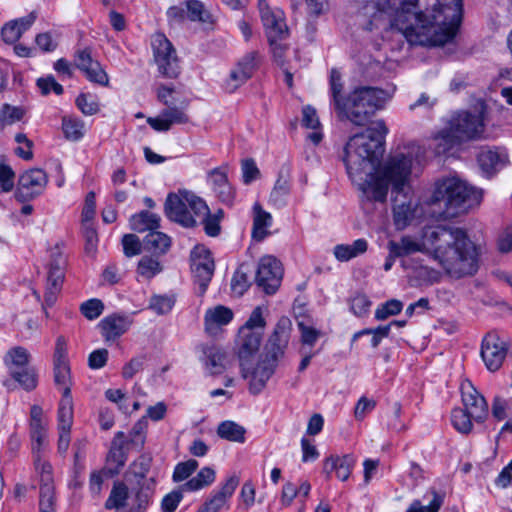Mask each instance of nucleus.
I'll return each instance as SVG.
<instances>
[{
	"label": "nucleus",
	"mask_w": 512,
	"mask_h": 512,
	"mask_svg": "<svg viewBox=\"0 0 512 512\" xmlns=\"http://www.w3.org/2000/svg\"><path fill=\"white\" fill-rule=\"evenodd\" d=\"M76 105L85 115H94L99 111L98 102L89 94H80L76 98Z\"/></svg>",
	"instance_id": "6e6d98bb"
},
{
	"label": "nucleus",
	"mask_w": 512,
	"mask_h": 512,
	"mask_svg": "<svg viewBox=\"0 0 512 512\" xmlns=\"http://www.w3.org/2000/svg\"><path fill=\"white\" fill-rule=\"evenodd\" d=\"M403 309V303L397 299H391L379 306L375 311L377 320H385L389 316L398 315Z\"/></svg>",
	"instance_id": "de8ad7c7"
},
{
	"label": "nucleus",
	"mask_w": 512,
	"mask_h": 512,
	"mask_svg": "<svg viewBox=\"0 0 512 512\" xmlns=\"http://www.w3.org/2000/svg\"><path fill=\"white\" fill-rule=\"evenodd\" d=\"M30 354L28 350L22 346H16L11 348L5 355V364L9 367L14 365L23 368L29 363Z\"/></svg>",
	"instance_id": "37998d69"
},
{
	"label": "nucleus",
	"mask_w": 512,
	"mask_h": 512,
	"mask_svg": "<svg viewBox=\"0 0 512 512\" xmlns=\"http://www.w3.org/2000/svg\"><path fill=\"white\" fill-rule=\"evenodd\" d=\"M265 325L266 322L262 315V308L258 306L252 311L248 320L241 328H248V330H252L254 332L261 331V333L263 334Z\"/></svg>",
	"instance_id": "e2e57ef3"
},
{
	"label": "nucleus",
	"mask_w": 512,
	"mask_h": 512,
	"mask_svg": "<svg viewBox=\"0 0 512 512\" xmlns=\"http://www.w3.org/2000/svg\"><path fill=\"white\" fill-rule=\"evenodd\" d=\"M291 330V320L288 317H281L268 338L256 366L252 367L249 361L240 363L242 377L248 380L249 391L252 394H259L274 374L279 360L285 354Z\"/></svg>",
	"instance_id": "20e7f679"
},
{
	"label": "nucleus",
	"mask_w": 512,
	"mask_h": 512,
	"mask_svg": "<svg viewBox=\"0 0 512 512\" xmlns=\"http://www.w3.org/2000/svg\"><path fill=\"white\" fill-rule=\"evenodd\" d=\"M198 468V462L195 459H189L185 462L178 463L173 472V481L181 482L186 480Z\"/></svg>",
	"instance_id": "3c124183"
},
{
	"label": "nucleus",
	"mask_w": 512,
	"mask_h": 512,
	"mask_svg": "<svg viewBox=\"0 0 512 512\" xmlns=\"http://www.w3.org/2000/svg\"><path fill=\"white\" fill-rule=\"evenodd\" d=\"M37 86L43 95L49 94L50 91H53L57 95H61L63 93L62 85H60L52 75L39 78L37 80Z\"/></svg>",
	"instance_id": "69168bd1"
},
{
	"label": "nucleus",
	"mask_w": 512,
	"mask_h": 512,
	"mask_svg": "<svg viewBox=\"0 0 512 512\" xmlns=\"http://www.w3.org/2000/svg\"><path fill=\"white\" fill-rule=\"evenodd\" d=\"M258 57L259 55L256 51L249 52L237 63L236 67L240 68L247 77L251 78L258 66Z\"/></svg>",
	"instance_id": "680f3d73"
},
{
	"label": "nucleus",
	"mask_w": 512,
	"mask_h": 512,
	"mask_svg": "<svg viewBox=\"0 0 512 512\" xmlns=\"http://www.w3.org/2000/svg\"><path fill=\"white\" fill-rule=\"evenodd\" d=\"M419 0H398L399 11L392 18L390 0H371L365 7L364 13L370 16L369 30L380 27L395 29L405 38L406 33L400 26H412L421 31V24H430V17L424 13H411Z\"/></svg>",
	"instance_id": "39448f33"
},
{
	"label": "nucleus",
	"mask_w": 512,
	"mask_h": 512,
	"mask_svg": "<svg viewBox=\"0 0 512 512\" xmlns=\"http://www.w3.org/2000/svg\"><path fill=\"white\" fill-rule=\"evenodd\" d=\"M66 258L57 246L51 251L48 264L47 287L45 292V303L52 306L61 290L64 281Z\"/></svg>",
	"instance_id": "f8f14e48"
},
{
	"label": "nucleus",
	"mask_w": 512,
	"mask_h": 512,
	"mask_svg": "<svg viewBox=\"0 0 512 512\" xmlns=\"http://www.w3.org/2000/svg\"><path fill=\"white\" fill-rule=\"evenodd\" d=\"M175 304L174 296L154 295L149 302V308L159 315L170 312Z\"/></svg>",
	"instance_id": "a18cd8bd"
},
{
	"label": "nucleus",
	"mask_w": 512,
	"mask_h": 512,
	"mask_svg": "<svg viewBox=\"0 0 512 512\" xmlns=\"http://www.w3.org/2000/svg\"><path fill=\"white\" fill-rule=\"evenodd\" d=\"M32 452L35 470L40 477L39 510L40 512H56L54 507L55 487L52 466L42 458L41 450Z\"/></svg>",
	"instance_id": "9b49d317"
},
{
	"label": "nucleus",
	"mask_w": 512,
	"mask_h": 512,
	"mask_svg": "<svg viewBox=\"0 0 512 512\" xmlns=\"http://www.w3.org/2000/svg\"><path fill=\"white\" fill-rule=\"evenodd\" d=\"M477 162L482 173L490 178L507 165L508 155L501 148L484 146L478 152Z\"/></svg>",
	"instance_id": "aec40b11"
},
{
	"label": "nucleus",
	"mask_w": 512,
	"mask_h": 512,
	"mask_svg": "<svg viewBox=\"0 0 512 512\" xmlns=\"http://www.w3.org/2000/svg\"><path fill=\"white\" fill-rule=\"evenodd\" d=\"M183 491L186 490L182 489L181 486L179 489L166 494L161 502L162 512H174L183 498Z\"/></svg>",
	"instance_id": "5fc2aeb1"
},
{
	"label": "nucleus",
	"mask_w": 512,
	"mask_h": 512,
	"mask_svg": "<svg viewBox=\"0 0 512 512\" xmlns=\"http://www.w3.org/2000/svg\"><path fill=\"white\" fill-rule=\"evenodd\" d=\"M128 499V488L124 483L115 484L105 502L106 509H119L125 506Z\"/></svg>",
	"instance_id": "4c0bfd02"
},
{
	"label": "nucleus",
	"mask_w": 512,
	"mask_h": 512,
	"mask_svg": "<svg viewBox=\"0 0 512 512\" xmlns=\"http://www.w3.org/2000/svg\"><path fill=\"white\" fill-rule=\"evenodd\" d=\"M424 239L433 248L434 259L450 277L460 279L477 272L478 249L463 228L438 225L425 232Z\"/></svg>",
	"instance_id": "f03ea898"
},
{
	"label": "nucleus",
	"mask_w": 512,
	"mask_h": 512,
	"mask_svg": "<svg viewBox=\"0 0 512 512\" xmlns=\"http://www.w3.org/2000/svg\"><path fill=\"white\" fill-rule=\"evenodd\" d=\"M191 261V269L195 278V282L198 283L200 293L203 294L207 290V287L214 274V260L208 250L199 248L192 252Z\"/></svg>",
	"instance_id": "dca6fc26"
},
{
	"label": "nucleus",
	"mask_w": 512,
	"mask_h": 512,
	"mask_svg": "<svg viewBox=\"0 0 512 512\" xmlns=\"http://www.w3.org/2000/svg\"><path fill=\"white\" fill-rule=\"evenodd\" d=\"M184 199L188 202V207L192 215L203 217L208 214L209 207L204 200L196 196L194 193L187 191V197Z\"/></svg>",
	"instance_id": "864d4df0"
},
{
	"label": "nucleus",
	"mask_w": 512,
	"mask_h": 512,
	"mask_svg": "<svg viewBox=\"0 0 512 512\" xmlns=\"http://www.w3.org/2000/svg\"><path fill=\"white\" fill-rule=\"evenodd\" d=\"M282 268L280 262L273 256L261 258L256 270L255 281L266 294H274L280 286Z\"/></svg>",
	"instance_id": "ddd939ff"
},
{
	"label": "nucleus",
	"mask_w": 512,
	"mask_h": 512,
	"mask_svg": "<svg viewBox=\"0 0 512 512\" xmlns=\"http://www.w3.org/2000/svg\"><path fill=\"white\" fill-rule=\"evenodd\" d=\"M215 480V471L210 467L202 468L195 477L182 485L186 491H197L211 485Z\"/></svg>",
	"instance_id": "f704fd0d"
},
{
	"label": "nucleus",
	"mask_w": 512,
	"mask_h": 512,
	"mask_svg": "<svg viewBox=\"0 0 512 512\" xmlns=\"http://www.w3.org/2000/svg\"><path fill=\"white\" fill-rule=\"evenodd\" d=\"M356 458L352 454L343 456H330L325 459L323 465V472L329 478L332 472H335L336 477L341 481H347L355 466Z\"/></svg>",
	"instance_id": "b1692460"
},
{
	"label": "nucleus",
	"mask_w": 512,
	"mask_h": 512,
	"mask_svg": "<svg viewBox=\"0 0 512 512\" xmlns=\"http://www.w3.org/2000/svg\"><path fill=\"white\" fill-rule=\"evenodd\" d=\"M393 201L394 223L398 229H404L413 219L414 211L411 209L410 203H406V201L398 202L397 198Z\"/></svg>",
	"instance_id": "e433bc0d"
},
{
	"label": "nucleus",
	"mask_w": 512,
	"mask_h": 512,
	"mask_svg": "<svg viewBox=\"0 0 512 512\" xmlns=\"http://www.w3.org/2000/svg\"><path fill=\"white\" fill-rule=\"evenodd\" d=\"M43 410L38 405H33L30 410V436L32 440V451L41 450L46 435L45 423L42 419Z\"/></svg>",
	"instance_id": "bb28decb"
},
{
	"label": "nucleus",
	"mask_w": 512,
	"mask_h": 512,
	"mask_svg": "<svg viewBox=\"0 0 512 512\" xmlns=\"http://www.w3.org/2000/svg\"><path fill=\"white\" fill-rule=\"evenodd\" d=\"M15 173L6 164L0 163V193L10 192L14 187Z\"/></svg>",
	"instance_id": "052dcab7"
},
{
	"label": "nucleus",
	"mask_w": 512,
	"mask_h": 512,
	"mask_svg": "<svg viewBox=\"0 0 512 512\" xmlns=\"http://www.w3.org/2000/svg\"><path fill=\"white\" fill-rule=\"evenodd\" d=\"M483 106L475 113L460 112L434 136L438 154L445 153L461 141L476 139L484 132Z\"/></svg>",
	"instance_id": "6e6552de"
},
{
	"label": "nucleus",
	"mask_w": 512,
	"mask_h": 512,
	"mask_svg": "<svg viewBox=\"0 0 512 512\" xmlns=\"http://www.w3.org/2000/svg\"><path fill=\"white\" fill-rule=\"evenodd\" d=\"M163 270L157 258L143 256L137 266V273L145 279H152Z\"/></svg>",
	"instance_id": "ea45409f"
},
{
	"label": "nucleus",
	"mask_w": 512,
	"mask_h": 512,
	"mask_svg": "<svg viewBox=\"0 0 512 512\" xmlns=\"http://www.w3.org/2000/svg\"><path fill=\"white\" fill-rule=\"evenodd\" d=\"M388 243L393 253L400 257L421 251V244L409 236L402 237L399 242L391 240Z\"/></svg>",
	"instance_id": "58836bf2"
},
{
	"label": "nucleus",
	"mask_w": 512,
	"mask_h": 512,
	"mask_svg": "<svg viewBox=\"0 0 512 512\" xmlns=\"http://www.w3.org/2000/svg\"><path fill=\"white\" fill-rule=\"evenodd\" d=\"M462 401L464 409L455 408L451 413V422L460 433L467 434L472 430V420L482 422L488 415L485 398L467 381L462 383Z\"/></svg>",
	"instance_id": "1a4fd4ad"
},
{
	"label": "nucleus",
	"mask_w": 512,
	"mask_h": 512,
	"mask_svg": "<svg viewBox=\"0 0 512 512\" xmlns=\"http://www.w3.org/2000/svg\"><path fill=\"white\" fill-rule=\"evenodd\" d=\"M187 106L188 102L183 101L181 102V106H176L174 103L170 106H167V108L162 111L171 127L174 124H186L189 122V116L185 112Z\"/></svg>",
	"instance_id": "79ce46f5"
},
{
	"label": "nucleus",
	"mask_w": 512,
	"mask_h": 512,
	"mask_svg": "<svg viewBox=\"0 0 512 512\" xmlns=\"http://www.w3.org/2000/svg\"><path fill=\"white\" fill-rule=\"evenodd\" d=\"M130 227L137 232L153 231L160 227V217L148 211H141L130 218Z\"/></svg>",
	"instance_id": "cd10ccee"
},
{
	"label": "nucleus",
	"mask_w": 512,
	"mask_h": 512,
	"mask_svg": "<svg viewBox=\"0 0 512 512\" xmlns=\"http://www.w3.org/2000/svg\"><path fill=\"white\" fill-rule=\"evenodd\" d=\"M462 0H435L430 24H421V31L412 26H400L412 45L441 46L456 35L462 16Z\"/></svg>",
	"instance_id": "7ed1b4c3"
},
{
	"label": "nucleus",
	"mask_w": 512,
	"mask_h": 512,
	"mask_svg": "<svg viewBox=\"0 0 512 512\" xmlns=\"http://www.w3.org/2000/svg\"><path fill=\"white\" fill-rule=\"evenodd\" d=\"M387 133L385 122L379 120L364 133L350 137L344 148L343 160L347 173L370 201L384 202L390 186L392 193L396 194H405L408 188L415 160L412 152H397L375 170L384 152Z\"/></svg>",
	"instance_id": "f257e3e1"
},
{
	"label": "nucleus",
	"mask_w": 512,
	"mask_h": 512,
	"mask_svg": "<svg viewBox=\"0 0 512 512\" xmlns=\"http://www.w3.org/2000/svg\"><path fill=\"white\" fill-rule=\"evenodd\" d=\"M53 363L56 385L63 388V395H66V388L69 390V395H71V374L67 358V341L64 336H58L56 339Z\"/></svg>",
	"instance_id": "a211bd4d"
},
{
	"label": "nucleus",
	"mask_w": 512,
	"mask_h": 512,
	"mask_svg": "<svg viewBox=\"0 0 512 512\" xmlns=\"http://www.w3.org/2000/svg\"><path fill=\"white\" fill-rule=\"evenodd\" d=\"M11 376L28 391L33 390L37 385V376L32 369L23 368L21 371H11Z\"/></svg>",
	"instance_id": "09e8293b"
},
{
	"label": "nucleus",
	"mask_w": 512,
	"mask_h": 512,
	"mask_svg": "<svg viewBox=\"0 0 512 512\" xmlns=\"http://www.w3.org/2000/svg\"><path fill=\"white\" fill-rule=\"evenodd\" d=\"M132 324V319L125 314H111L103 318L98 327L106 341H114L123 335Z\"/></svg>",
	"instance_id": "412c9836"
},
{
	"label": "nucleus",
	"mask_w": 512,
	"mask_h": 512,
	"mask_svg": "<svg viewBox=\"0 0 512 512\" xmlns=\"http://www.w3.org/2000/svg\"><path fill=\"white\" fill-rule=\"evenodd\" d=\"M125 434L123 432H118L111 444V448L107 455V463L109 465H113L112 472L118 473L119 469L124 466L126 461V455L123 450Z\"/></svg>",
	"instance_id": "c756f323"
},
{
	"label": "nucleus",
	"mask_w": 512,
	"mask_h": 512,
	"mask_svg": "<svg viewBox=\"0 0 512 512\" xmlns=\"http://www.w3.org/2000/svg\"><path fill=\"white\" fill-rule=\"evenodd\" d=\"M261 331H252L248 328H240L238 332L237 347L238 358L240 363L249 361L250 358L258 351L261 340Z\"/></svg>",
	"instance_id": "5701e85b"
},
{
	"label": "nucleus",
	"mask_w": 512,
	"mask_h": 512,
	"mask_svg": "<svg viewBox=\"0 0 512 512\" xmlns=\"http://www.w3.org/2000/svg\"><path fill=\"white\" fill-rule=\"evenodd\" d=\"M92 68L85 73L86 78L92 82L99 84L101 86H108L109 77L107 73L102 68L99 62L92 64Z\"/></svg>",
	"instance_id": "0e129e2a"
},
{
	"label": "nucleus",
	"mask_w": 512,
	"mask_h": 512,
	"mask_svg": "<svg viewBox=\"0 0 512 512\" xmlns=\"http://www.w3.org/2000/svg\"><path fill=\"white\" fill-rule=\"evenodd\" d=\"M388 99V94L375 87H357L336 113L340 120H347L356 126L366 125L378 109H381Z\"/></svg>",
	"instance_id": "0eeeda50"
},
{
	"label": "nucleus",
	"mask_w": 512,
	"mask_h": 512,
	"mask_svg": "<svg viewBox=\"0 0 512 512\" xmlns=\"http://www.w3.org/2000/svg\"><path fill=\"white\" fill-rule=\"evenodd\" d=\"M368 243L365 239H357L352 244H338L334 247V256L341 262H346L367 251Z\"/></svg>",
	"instance_id": "c85d7f7f"
},
{
	"label": "nucleus",
	"mask_w": 512,
	"mask_h": 512,
	"mask_svg": "<svg viewBox=\"0 0 512 512\" xmlns=\"http://www.w3.org/2000/svg\"><path fill=\"white\" fill-rule=\"evenodd\" d=\"M481 199V190L470 187L457 177H449L436 183L431 203L443 206L445 217H454L478 205Z\"/></svg>",
	"instance_id": "423d86ee"
},
{
	"label": "nucleus",
	"mask_w": 512,
	"mask_h": 512,
	"mask_svg": "<svg viewBox=\"0 0 512 512\" xmlns=\"http://www.w3.org/2000/svg\"><path fill=\"white\" fill-rule=\"evenodd\" d=\"M187 15L191 21H200L207 23L211 21V16L206 11L204 5L198 0H186Z\"/></svg>",
	"instance_id": "c03bdc74"
},
{
	"label": "nucleus",
	"mask_w": 512,
	"mask_h": 512,
	"mask_svg": "<svg viewBox=\"0 0 512 512\" xmlns=\"http://www.w3.org/2000/svg\"><path fill=\"white\" fill-rule=\"evenodd\" d=\"M259 12L265 28L268 41L286 39L289 35L288 27L281 10H272L265 0H259Z\"/></svg>",
	"instance_id": "4468645a"
},
{
	"label": "nucleus",
	"mask_w": 512,
	"mask_h": 512,
	"mask_svg": "<svg viewBox=\"0 0 512 512\" xmlns=\"http://www.w3.org/2000/svg\"><path fill=\"white\" fill-rule=\"evenodd\" d=\"M104 304L99 299H90L80 306L81 313L89 320L98 318L103 312Z\"/></svg>",
	"instance_id": "4d7b16f0"
},
{
	"label": "nucleus",
	"mask_w": 512,
	"mask_h": 512,
	"mask_svg": "<svg viewBox=\"0 0 512 512\" xmlns=\"http://www.w3.org/2000/svg\"><path fill=\"white\" fill-rule=\"evenodd\" d=\"M98 61L93 59L92 51L90 48H85L79 50L75 54L74 63L75 66L82 71L84 74L92 68V64L97 63Z\"/></svg>",
	"instance_id": "13d9d810"
},
{
	"label": "nucleus",
	"mask_w": 512,
	"mask_h": 512,
	"mask_svg": "<svg viewBox=\"0 0 512 512\" xmlns=\"http://www.w3.org/2000/svg\"><path fill=\"white\" fill-rule=\"evenodd\" d=\"M249 77L245 75V72H242L240 68L235 66L234 69L231 70L229 77L225 82V89L229 93H233L236 91L241 85H243Z\"/></svg>",
	"instance_id": "bf43d9fd"
},
{
	"label": "nucleus",
	"mask_w": 512,
	"mask_h": 512,
	"mask_svg": "<svg viewBox=\"0 0 512 512\" xmlns=\"http://www.w3.org/2000/svg\"><path fill=\"white\" fill-rule=\"evenodd\" d=\"M62 130L67 140L78 141L84 136V122L76 117L64 116Z\"/></svg>",
	"instance_id": "c9c22d12"
},
{
	"label": "nucleus",
	"mask_w": 512,
	"mask_h": 512,
	"mask_svg": "<svg viewBox=\"0 0 512 512\" xmlns=\"http://www.w3.org/2000/svg\"><path fill=\"white\" fill-rule=\"evenodd\" d=\"M250 272V266L248 264H241L239 268L236 270V272L233 275L232 281H231V288L234 293L238 294L239 296L243 295V293L248 289L250 286L249 277L248 274Z\"/></svg>",
	"instance_id": "a19ab883"
},
{
	"label": "nucleus",
	"mask_w": 512,
	"mask_h": 512,
	"mask_svg": "<svg viewBox=\"0 0 512 512\" xmlns=\"http://www.w3.org/2000/svg\"><path fill=\"white\" fill-rule=\"evenodd\" d=\"M246 430L243 426L233 421H223L217 428V434L220 438L243 443L245 441Z\"/></svg>",
	"instance_id": "72a5a7b5"
},
{
	"label": "nucleus",
	"mask_w": 512,
	"mask_h": 512,
	"mask_svg": "<svg viewBox=\"0 0 512 512\" xmlns=\"http://www.w3.org/2000/svg\"><path fill=\"white\" fill-rule=\"evenodd\" d=\"M154 59L159 72L167 78H176L180 73L179 60L172 43L162 34L152 37Z\"/></svg>",
	"instance_id": "9d476101"
},
{
	"label": "nucleus",
	"mask_w": 512,
	"mask_h": 512,
	"mask_svg": "<svg viewBox=\"0 0 512 512\" xmlns=\"http://www.w3.org/2000/svg\"><path fill=\"white\" fill-rule=\"evenodd\" d=\"M239 484L237 476H231L221 490L215 493L197 512H218L226 500L232 496Z\"/></svg>",
	"instance_id": "a878e982"
},
{
	"label": "nucleus",
	"mask_w": 512,
	"mask_h": 512,
	"mask_svg": "<svg viewBox=\"0 0 512 512\" xmlns=\"http://www.w3.org/2000/svg\"><path fill=\"white\" fill-rule=\"evenodd\" d=\"M73 423V402L66 388V395H63L58 408V429L59 431H70Z\"/></svg>",
	"instance_id": "473e14b6"
},
{
	"label": "nucleus",
	"mask_w": 512,
	"mask_h": 512,
	"mask_svg": "<svg viewBox=\"0 0 512 512\" xmlns=\"http://www.w3.org/2000/svg\"><path fill=\"white\" fill-rule=\"evenodd\" d=\"M202 352V361L211 375L222 374L230 364L228 354L218 346H204Z\"/></svg>",
	"instance_id": "393cba45"
},
{
	"label": "nucleus",
	"mask_w": 512,
	"mask_h": 512,
	"mask_svg": "<svg viewBox=\"0 0 512 512\" xmlns=\"http://www.w3.org/2000/svg\"><path fill=\"white\" fill-rule=\"evenodd\" d=\"M342 89L343 84L341 82V74L336 69H332L330 73V91L336 111L345 100V98L341 96Z\"/></svg>",
	"instance_id": "49530a36"
},
{
	"label": "nucleus",
	"mask_w": 512,
	"mask_h": 512,
	"mask_svg": "<svg viewBox=\"0 0 512 512\" xmlns=\"http://www.w3.org/2000/svg\"><path fill=\"white\" fill-rule=\"evenodd\" d=\"M185 197H187V191L170 193L166 198L164 211L170 220L184 227H194L196 220L190 213L188 202L184 199Z\"/></svg>",
	"instance_id": "f3484780"
},
{
	"label": "nucleus",
	"mask_w": 512,
	"mask_h": 512,
	"mask_svg": "<svg viewBox=\"0 0 512 512\" xmlns=\"http://www.w3.org/2000/svg\"><path fill=\"white\" fill-rule=\"evenodd\" d=\"M507 354V345L496 333H488L482 341L481 356L488 370L497 371Z\"/></svg>",
	"instance_id": "6ab92c4d"
},
{
	"label": "nucleus",
	"mask_w": 512,
	"mask_h": 512,
	"mask_svg": "<svg viewBox=\"0 0 512 512\" xmlns=\"http://www.w3.org/2000/svg\"><path fill=\"white\" fill-rule=\"evenodd\" d=\"M233 311L223 305L209 308L204 316L205 331L210 336L221 333L222 327L228 325L233 319Z\"/></svg>",
	"instance_id": "4be33fe9"
},
{
	"label": "nucleus",
	"mask_w": 512,
	"mask_h": 512,
	"mask_svg": "<svg viewBox=\"0 0 512 512\" xmlns=\"http://www.w3.org/2000/svg\"><path fill=\"white\" fill-rule=\"evenodd\" d=\"M254 220L252 236L257 241H262L269 232L267 228L272 224V217L270 213L264 211L259 204H255L254 207Z\"/></svg>",
	"instance_id": "7c9ffc66"
},
{
	"label": "nucleus",
	"mask_w": 512,
	"mask_h": 512,
	"mask_svg": "<svg viewBox=\"0 0 512 512\" xmlns=\"http://www.w3.org/2000/svg\"><path fill=\"white\" fill-rule=\"evenodd\" d=\"M48 182L46 173L41 169H30L18 179L16 198L22 202L40 195Z\"/></svg>",
	"instance_id": "2eb2a0df"
},
{
	"label": "nucleus",
	"mask_w": 512,
	"mask_h": 512,
	"mask_svg": "<svg viewBox=\"0 0 512 512\" xmlns=\"http://www.w3.org/2000/svg\"><path fill=\"white\" fill-rule=\"evenodd\" d=\"M122 245L124 254L127 257H132L141 253V242L135 234L124 235Z\"/></svg>",
	"instance_id": "338daca9"
},
{
	"label": "nucleus",
	"mask_w": 512,
	"mask_h": 512,
	"mask_svg": "<svg viewBox=\"0 0 512 512\" xmlns=\"http://www.w3.org/2000/svg\"><path fill=\"white\" fill-rule=\"evenodd\" d=\"M351 311L358 317L368 313L371 301L363 293H356L349 300Z\"/></svg>",
	"instance_id": "603ef678"
},
{
	"label": "nucleus",
	"mask_w": 512,
	"mask_h": 512,
	"mask_svg": "<svg viewBox=\"0 0 512 512\" xmlns=\"http://www.w3.org/2000/svg\"><path fill=\"white\" fill-rule=\"evenodd\" d=\"M290 192V181L288 178L279 175L274 188L270 194V200L275 204H283V199Z\"/></svg>",
	"instance_id": "8fccbe9b"
},
{
	"label": "nucleus",
	"mask_w": 512,
	"mask_h": 512,
	"mask_svg": "<svg viewBox=\"0 0 512 512\" xmlns=\"http://www.w3.org/2000/svg\"><path fill=\"white\" fill-rule=\"evenodd\" d=\"M170 238L157 230L149 232L144 238V248L154 254H165L170 248Z\"/></svg>",
	"instance_id": "2f4dec72"
},
{
	"label": "nucleus",
	"mask_w": 512,
	"mask_h": 512,
	"mask_svg": "<svg viewBox=\"0 0 512 512\" xmlns=\"http://www.w3.org/2000/svg\"><path fill=\"white\" fill-rule=\"evenodd\" d=\"M243 182L250 184L260 176V171L253 159H245L241 164Z\"/></svg>",
	"instance_id": "774afa93"
}]
</instances>
